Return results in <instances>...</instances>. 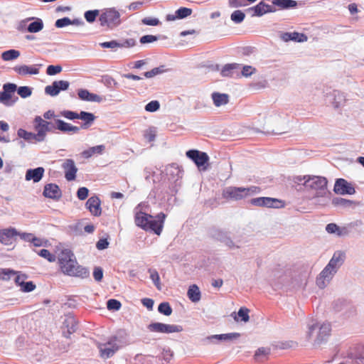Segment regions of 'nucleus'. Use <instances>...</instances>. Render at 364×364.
<instances>
[{"label":"nucleus","mask_w":364,"mask_h":364,"mask_svg":"<svg viewBox=\"0 0 364 364\" xmlns=\"http://www.w3.org/2000/svg\"><path fill=\"white\" fill-rule=\"evenodd\" d=\"M58 261L60 269L64 274L80 278H86L89 276L88 270L78 264L74 254L68 249H63L58 253Z\"/></svg>","instance_id":"1"},{"label":"nucleus","mask_w":364,"mask_h":364,"mask_svg":"<svg viewBox=\"0 0 364 364\" xmlns=\"http://www.w3.org/2000/svg\"><path fill=\"white\" fill-rule=\"evenodd\" d=\"M134 214V221L136 226L145 231L153 232L157 235H161L166 218L164 213H160L156 217H154L145 212L138 210Z\"/></svg>","instance_id":"2"},{"label":"nucleus","mask_w":364,"mask_h":364,"mask_svg":"<svg viewBox=\"0 0 364 364\" xmlns=\"http://www.w3.org/2000/svg\"><path fill=\"white\" fill-rule=\"evenodd\" d=\"M298 182L304 181L305 191L309 194V199L324 198L327 196V180L318 176H304L296 178Z\"/></svg>","instance_id":"3"},{"label":"nucleus","mask_w":364,"mask_h":364,"mask_svg":"<svg viewBox=\"0 0 364 364\" xmlns=\"http://www.w3.org/2000/svg\"><path fill=\"white\" fill-rule=\"evenodd\" d=\"M260 188L257 186L248 188L229 186L223 189V198L228 200H238L247 196L259 193Z\"/></svg>","instance_id":"4"},{"label":"nucleus","mask_w":364,"mask_h":364,"mask_svg":"<svg viewBox=\"0 0 364 364\" xmlns=\"http://www.w3.org/2000/svg\"><path fill=\"white\" fill-rule=\"evenodd\" d=\"M97 347L100 358L105 360L112 357L122 347V344L117 336H113L107 342L98 343Z\"/></svg>","instance_id":"5"},{"label":"nucleus","mask_w":364,"mask_h":364,"mask_svg":"<svg viewBox=\"0 0 364 364\" xmlns=\"http://www.w3.org/2000/svg\"><path fill=\"white\" fill-rule=\"evenodd\" d=\"M99 21L102 26L112 29L120 24V14L115 9H107L100 15Z\"/></svg>","instance_id":"6"},{"label":"nucleus","mask_w":364,"mask_h":364,"mask_svg":"<svg viewBox=\"0 0 364 364\" xmlns=\"http://www.w3.org/2000/svg\"><path fill=\"white\" fill-rule=\"evenodd\" d=\"M149 331L159 333H172L183 331V328L180 325L167 324L159 322L151 323L147 326Z\"/></svg>","instance_id":"7"},{"label":"nucleus","mask_w":364,"mask_h":364,"mask_svg":"<svg viewBox=\"0 0 364 364\" xmlns=\"http://www.w3.org/2000/svg\"><path fill=\"white\" fill-rule=\"evenodd\" d=\"M17 88L16 85L13 83H6L3 85V90L0 92V103L3 104L6 107H11L18 100V97H15L13 100V95Z\"/></svg>","instance_id":"8"},{"label":"nucleus","mask_w":364,"mask_h":364,"mask_svg":"<svg viewBox=\"0 0 364 364\" xmlns=\"http://www.w3.org/2000/svg\"><path fill=\"white\" fill-rule=\"evenodd\" d=\"M251 204L255 206L271 208H282L285 205L283 200L270 197H259L252 198L251 200Z\"/></svg>","instance_id":"9"},{"label":"nucleus","mask_w":364,"mask_h":364,"mask_svg":"<svg viewBox=\"0 0 364 364\" xmlns=\"http://www.w3.org/2000/svg\"><path fill=\"white\" fill-rule=\"evenodd\" d=\"M186 156L196 164L200 170L206 169V164L209 161V156L206 153L192 149L186 152Z\"/></svg>","instance_id":"10"},{"label":"nucleus","mask_w":364,"mask_h":364,"mask_svg":"<svg viewBox=\"0 0 364 364\" xmlns=\"http://www.w3.org/2000/svg\"><path fill=\"white\" fill-rule=\"evenodd\" d=\"M336 273V271L326 266L316 277V283L317 287L321 289L326 288Z\"/></svg>","instance_id":"11"},{"label":"nucleus","mask_w":364,"mask_h":364,"mask_svg":"<svg viewBox=\"0 0 364 364\" xmlns=\"http://www.w3.org/2000/svg\"><path fill=\"white\" fill-rule=\"evenodd\" d=\"M35 129L37 132V141H43L48 132L50 131V122L45 121L41 117L37 116L35 118Z\"/></svg>","instance_id":"12"},{"label":"nucleus","mask_w":364,"mask_h":364,"mask_svg":"<svg viewBox=\"0 0 364 364\" xmlns=\"http://www.w3.org/2000/svg\"><path fill=\"white\" fill-rule=\"evenodd\" d=\"M70 83L66 80L54 81L52 85H48L45 88V92L52 97L57 96L60 91L67 90Z\"/></svg>","instance_id":"13"},{"label":"nucleus","mask_w":364,"mask_h":364,"mask_svg":"<svg viewBox=\"0 0 364 364\" xmlns=\"http://www.w3.org/2000/svg\"><path fill=\"white\" fill-rule=\"evenodd\" d=\"M62 168L64 171L65 178L68 181H74L76 178L77 168L73 159H65L62 164Z\"/></svg>","instance_id":"14"},{"label":"nucleus","mask_w":364,"mask_h":364,"mask_svg":"<svg viewBox=\"0 0 364 364\" xmlns=\"http://www.w3.org/2000/svg\"><path fill=\"white\" fill-rule=\"evenodd\" d=\"M17 234L18 230L12 227L0 229V242L4 245H11Z\"/></svg>","instance_id":"15"},{"label":"nucleus","mask_w":364,"mask_h":364,"mask_svg":"<svg viewBox=\"0 0 364 364\" xmlns=\"http://www.w3.org/2000/svg\"><path fill=\"white\" fill-rule=\"evenodd\" d=\"M240 336L239 333H229L223 334L212 335L206 337L204 339V342L207 344L209 343H218L220 341H229L234 339H237Z\"/></svg>","instance_id":"16"},{"label":"nucleus","mask_w":364,"mask_h":364,"mask_svg":"<svg viewBox=\"0 0 364 364\" xmlns=\"http://www.w3.org/2000/svg\"><path fill=\"white\" fill-rule=\"evenodd\" d=\"M333 190L336 193L341 195H352L355 192V188L351 186V184L343 178L336 180Z\"/></svg>","instance_id":"17"},{"label":"nucleus","mask_w":364,"mask_h":364,"mask_svg":"<svg viewBox=\"0 0 364 364\" xmlns=\"http://www.w3.org/2000/svg\"><path fill=\"white\" fill-rule=\"evenodd\" d=\"M346 259V253L342 250L336 251L328 263L326 264L331 269L338 272L340 267L343 264Z\"/></svg>","instance_id":"18"},{"label":"nucleus","mask_w":364,"mask_h":364,"mask_svg":"<svg viewBox=\"0 0 364 364\" xmlns=\"http://www.w3.org/2000/svg\"><path fill=\"white\" fill-rule=\"evenodd\" d=\"M331 332V325L328 323H323L319 324L318 323V330L316 331L317 336L315 338V345H319L323 342L329 336Z\"/></svg>","instance_id":"19"},{"label":"nucleus","mask_w":364,"mask_h":364,"mask_svg":"<svg viewBox=\"0 0 364 364\" xmlns=\"http://www.w3.org/2000/svg\"><path fill=\"white\" fill-rule=\"evenodd\" d=\"M328 101L332 104L335 108H339L345 105L346 95L338 90H333L327 95Z\"/></svg>","instance_id":"20"},{"label":"nucleus","mask_w":364,"mask_h":364,"mask_svg":"<svg viewBox=\"0 0 364 364\" xmlns=\"http://www.w3.org/2000/svg\"><path fill=\"white\" fill-rule=\"evenodd\" d=\"M86 206L93 215L99 216L101 215V201L97 196L90 197L86 203Z\"/></svg>","instance_id":"21"},{"label":"nucleus","mask_w":364,"mask_h":364,"mask_svg":"<svg viewBox=\"0 0 364 364\" xmlns=\"http://www.w3.org/2000/svg\"><path fill=\"white\" fill-rule=\"evenodd\" d=\"M78 97L83 101L94 102H102L103 97L92 92H90L86 89H80L77 91Z\"/></svg>","instance_id":"22"},{"label":"nucleus","mask_w":364,"mask_h":364,"mask_svg":"<svg viewBox=\"0 0 364 364\" xmlns=\"http://www.w3.org/2000/svg\"><path fill=\"white\" fill-rule=\"evenodd\" d=\"M43 196L46 198L58 199L60 198L61 192L58 186L54 183H48L44 187Z\"/></svg>","instance_id":"23"},{"label":"nucleus","mask_w":364,"mask_h":364,"mask_svg":"<svg viewBox=\"0 0 364 364\" xmlns=\"http://www.w3.org/2000/svg\"><path fill=\"white\" fill-rule=\"evenodd\" d=\"M280 38L284 42L293 41L295 42L302 43L306 41L308 39L307 36L305 34L298 32L282 33L280 35Z\"/></svg>","instance_id":"24"},{"label":"nucleus","mask_w":364,"mask_h":364,"mask_svg":"<svg viewBox=\"0 0 364 364\" xmlns=\"http://www.w3.org/2000/svg\"><path fill=\"white\" fill-rule=\"evenodd\" d=\"M45 170L43 167H38L33 169H28L26 173L25 179L33 181L34 183L39 182L43 176Z\"/></svg>","instance_id":"25"},{"label":"nucleus","mask_w":364,"mask_h":364,"mask_svg":"<svg viewBox=\"0 0 364 364\" xmlns=\"http://www.w3.org/2000/svg\"><path fill=\"white\" fill-rule=\"evenodd\" d=\"M14 70L19 75L26 76L28 75H38L39 69L34 66H28L26 65H17L14 68Z\"/></svg>","instance_id":"26"},{"label":"nucleus","mask_w":364,"mask_h":364,"mask_svg":"<svg viewBox=\"0 0 364 364\" xmlns=\"http://www.w3.org/2000/svg\"><path fill=\"white\" fill-rule=\"evenodd\" d=\"M192 14V10L186 7H181L176 11L175 14H168L166 16V20L168 21H173L176 19H183L189 16Z\"/></svg>","instance_id":"27"},{"label":"nucleus","mask_w":364,"mask_h":364,"mask_svg":"<svg viewBox=\"0 0 364 364\" xmlns=\"http://www.w3.org/2000/svg\"><path fill=\"white\" fill-rule=\"evenodd\" d=\"M55 124L57 129L63 132L77 133L80 131V127L73 126L61 119L55 120Z\"/></svg>","instance_id":"28"},{"label":"nucleus","mask_w":364,"mask_h":364,"mask_svg":"<svg viewBox=\"0 0 364 364\" xmlns=\"http://www.w3.org/2000/svg\"><path fill=\"white\" fill-rule=\"evenodd\" d=\"M326 231L329 234H333L338 237H342L348 235L346 228H341L336 223H329L326 226Z\"/></svg>","instance_id":"29"},{"label":"nucleus","mask_w":364,"mask_h":364,"mask_svg":"<svg viewBox=\"0 0 364 364\" xmlns=\"http://www.w3.org/2000/svg\"><path fill=\"white\" fill-rule=\"evenodd\" d=\"M78 119H80L82 121H83V123H82V124L81 126V128H82V129H87L93 123V122L95 121V116L92 113H91V112H85V111H81L79 113Z\"/></svg>","instance_id":"30"},{"label":"nucleus","mask_w":364,"mask_h":364,"mask_svg":"<svg viewBox=\"0 0 364 364\" xmlns=\"http://www.w3.org/2000/svg\"><path fill=\"white\" fill-rule=\"evenodd\" d=\"M166 174L170 177V180H172L175 182L178 181V179L182 177V171L176 164H172L167 167Z\"/></svg>","instance_id":"31"},{"label":"nucleus","mask_w":364,"mask_h":364,"mask_svg":"<svg viewBox=\"0 0 364 364\" xmlns=\"http://www.w3.org/2000/svg\"><path fill=\"white\" fill-rule=\"evenodd\" d=\"M272 3L281 10L295 8L297 6V2L294 0H273Z\"/></svg>","instance_id":"32"},{"label":"nucleus","mask_w":364,"mask_h":364,"mask_svg":"<svg viewBox=\"0 0 364 364\" xmlns=\"http://www.w3.org/2000/svg\"><path fill=\"white\" fill-rule=\"evenodd\" d=\"M187 296L192 302H198L201 297V293L198 287L196 284L190 286L188 289Z\"/></svg>","instance_id":"33"},{"label":"nucleus","mask_w":364,"mask_h":364,"mask_svg":"<svg viewBox=\"0 0 364 364\" xmlns=\"http://www.w3.org/2000/svg\"><path fill=\"white\" fill-rule=\"evenodd\" d=\"M105 149V145H97L95 146H92L89 148L87 150H85L82 152V155L83 157L88 159L92 156L95 154H102Z\"/></svg>","instance_id":"34"},{"label":"nucleus","mask_w":364,"mask_h":364,"mask_svg":"<svg viewBox=\"0 0 364 364\" xmlns=\"http://www.w3.org/2000/svg\"><path fill=\"white\" fill-rule=\"evenodd\" d=\"M228 95L227 94H222L219 92H213L212 94V100L213 104L216 107L225 105L228 102Z\"/></svg>","instance_id":"35"},{"label":"nucleus","mask_w":364,"mask_h":364,"mask_svg":"<svg viewBox=\"0 0 364 364\" xmlns=\"http://www.w3.org/2000/svg\"><path fill=\"white\" fill-rule=\"evenodd\" d=\"M215 237L218 240L225 243L227 246H228L230 248L239 247L238 245H235V244L231 240L228 234L225 232L219 231L215 235Z\"/></svg>","instance_id":"36"},{"label":"nucleus","mask_w":364,"mask_h":364,"mask_svg":"<svg viewBox=\"0 0 364 364\" xmlns=\"http://www.w3.org/2000/svg\"><path fill=\"white\" fill-rule=\"evenodd\" d=\"M17 135L18 137L23 139L24 140L27 141L28 142H38L37 141V134L27 132L26 130L23 129H19L17 131Z\"/></svg>","instance_id":"37"},{"label":"nucleus","mask_w":364,"mask_h":364,"mask_svg":"<svg viewBox=\"0 0 364 364\" xmlns=\"http://www.w3.org/2000/svg\"><path fill=\"white\" fill-rule=\"evenodd\" d=\"M167 71H168V69L166 68V65H162L154 68L149 71L145 72L144 75L146 78H151L156 75H161Z\"/></svg>","instance_id":"38"},{"label":"nucleus","mask_w":364,"mask_h":364,"mask_svg":"<svg viewBox=\"0 0 364 364\" xmlns=\"http://www.w3.org/2000/svg\"><path fill=\"white\" fill-rule=\"evenodd\" d=\"M27 27V31L29 33H38L43 28V22L41 18H36Z\"/></svg>","instance_id":"39"},{"label":"nucleus","mask_w":364,"mask_h":364,"mask_svg":"<svg viewBox=\"0 0 364 364\" xmlns=\"http://www.w3.org/2000/svg\"><path fill=\"white\" fill-rule=\"evenodd\" d=\"M20 56V52L15 49H10L1 53V58L4 61H11L18 58Z\"/></svg>","instance_id":"40"},{"label":"nucleus","mask_w":364,"mask_h":364,"mask_svg":"<svg viewBox=\"0 0 364 364\" xmlns=\"http://www.w3.org/2000/svg\"><path fill=\"white\" fill-rule=\"evenodd\" d=\"M249 311H249L248 309H247L245 307H241L239 309V311L237 312V314L235 315L234 319L236 321H243L245 323H247L250 320Z\"/></svg>","instance_id":"41"},{"label":"nucleus","mask_w":364,"mask_h":364,"mask_svg":"<svg viewBox=\"0 0 364 364\" xmlns=\"http://www.w3.org/2000/svg\"><path fill=\"white\" fill-rule=\"evenodd\" d=\"M240 68V65L237 63L227 64L223 68L221 75L225 77L231 76L233 70Z\"/></svg>","instance_id":"42"},{"label":"nucleus","mask_w":364,"mask_h":364,"mask_svg":"<svg viewBox=\"0 0 364 364\" xmlns=\"http://www.w3.org/2000/svg\"><path fill=\"white\" fill-rule=\"evenodd\" d=\"M307 327L308 330L306 331V338L310 341L311 340L314 333L318 330V322L312 320L308 323Z\"/></svg>","instance_id":"43"},{"label":"nucleus","mask_w":364,"mask_h":364,"mask_svg":"<svg viewBox=\"0 0 364 364\" xmlns=\"http://www.w3.org/2000/svg\"><path fill=\"white\" fill-rule=\"evenodd\" d=\"M249 10L253 11L252 16H262L266 14L263 1H260L256 6L250 8Z\"/></svg>","instance_id":"44"},{"label":"nucleus","mask_w":364,"mask_h":364,"mask_svg":"<svg viewBox=\"0 0 364 364\" xmlns=\"http://www.w3.org/2000/svg\"><path fill=\"white\" fill-rule=\"evenodd\" d=\"M149 272L150 274V279L152 280L156 287L159 290H161V287L160 282V277L158 272L156 269H149Z\"/></svg>","instance_id":"45"},{"label":"nucleus","mask_w":364,"mask_h":364,"mask_svg":"<svg viewBox=\"0 0 364 364\" xmlns=\"http://www.w3.org/2000/svg\"><path fill=\"white\" fill-rule=\"evenodd\" d=\"M245 18V14L240 10L233 11L230 16L231 20L235 23H242Z\"/></svg>","instance_id":"46"},{"label":"nucleus","mask_w":364,"mask_h":364,"mask_svg":"<svg viewBox=\"0 0 364 364\" xmlns=\"http://www.w3.org/2000/svg\"><path fill=\"white\" fill-rule=\"evenodd\" d=\"M99 15L100 11L97 9L87 11L84 14L85 20L90 23H93Z\"/></svg>","instance_id":"47"},{"label":"nucleus","mask_w":364,"mask_h":364,"mask_svg":"<svg viewBox=\"0 0 364 364\" xmlns=\"http://www.w3.org/2000/svg\"><path fill=\"white\" fill-rule=\"evenodd\" d=\"M156 135V128L154 127H151L146 129L144 132V138L149 141H153L155 140Z\"/></svg>","instance_id":"48"},{"label":"nucleus","mask_w":364,"mask_h":364,"mask_svg":"<svg viewBox=\"0 0 364 364\" xmlns=\"http://www.w3.org/2000/svg\"><path fill=\"white\" fill-rule=\"evenodd\" d=\"M158 311L165 316H170L172 313V309L168 302L161 303L158 306Z\"/></svg>","instance_id":"49"},{"label":"nucleus","mask_w":364,"mask_h":364,"mask_svg":"<svg viewBox=\"0 0 364 364\" xmlns=\"http://www.w3.org/2000/svg\"><path fill=\"white\" fill-rule=\"evenodd\" d=\"M16 90L18 95L22 98L28 97L32 94V88L28 86H21Z\"/></svg>","instance_id":"50"},{"label":"nucleus","mask_w":364,"mask_h":364,"mask_svg":"<svg viewBox=\"0 0 364 364\" xmlns=\"http://www.w3.org/2000/svg\"><path fill=\"white\" fill-rule=\"evenodd\" d=\"M16 274V271L11 269H0V277L4 280H9Z\"/></svg>","instance_id":"51"},{"label":"nucleus","mask_w":364,"mask_h":364,"mask_svg":"<svg viewBox=\"0 0 364 364\" xmlns=\"http://www.w3.org/2000/svg\"><path fill=\"white\" fill-rule=\"evenodd\" d=\"M119 43V48H132L134 47L136 45V41L133 38H128L124 40H121L118 41Z\"/></svg>","instance_id":"52"},{"label":"nucleus","mask_w":364,"mask_h":364,"mask_svg":"<svg viewBox=\"0 0 364 364\" xmlns=\"http://www.w3.org/2000/svg\"><path fill=\"white\" fill-rule=\"evenodd\" d=\"M121 303L117 299H109L107 302V308L109 310L118 311L121 308Z\"/></svg>","instance_id":"53"},{"label":"nucleus","mask_w":364,"mask_h":364,"mask_svg":"<svg viewBox=\"0 0 364 364\" xmlns=\"http://www.w3.org/2000/svg\"><path fill=\"white\" fill-rule=\"evenodd\" d=\"M38 255L46 259L48 262H53L55 261V256L51 254L48 250L43 249L38 252Z\"/></svg>","instance_id":"54"},{"label":"nucleus","mask_w":364,"mask_h":364,"mask_svg":"<svg viewBox=\"0 0 364 364\" xmlns=\"http://www.w3.org/2000/svg\"><path fill=\"white\" fill-rule=\"evenodd\" d=\"M14 276L15 283L19 287L21 286L28 279V275L22 273L21 272H16V274Z\"/></svg>","instance_id":"55"},{"label":"nucleus","mask_w":364,"mask_h":364,"mask_svg":"<svg viewBox=\"0 0 364 364\" xmlns=\"http://www.w3.org/2000/svg\"><path fill=\"white\" fill-rule=\"evenodd\" d=\"M160 107V104L157 100H153L149 102L145 106V110L149 112H154L157 111Z\"/></svg>","instance_id":"56"},{"label":"nucleus","mask_w":364,"mask_h":364,"mask_svg":"<svg viewBox=\"0 0 364 364\" xmlns=\"http://www.w3.org/2000/svg\"><path fill=\"white\" fill-rule=\"evenodd\" d=\"M100 47L103 48H111L113 50H116L119 48V43L117 41L113 40L111 41L103 42L100 43Z\"/></svg>","instance_id":"57"},{"label":"nucleus","mask_w":364,"mask_h":364,"mask_svg":"<svg viewBox=\"0 0 364 364\" xmlns=\"http://www.w3.org/2000/svg\"><path fill=\"white\" fill-rule=\"evenodd\" d=\"M62 71L60 65H48L46 70V73L48 75H55Z\"/></svg>","instance_id":"58"},{"label":"nucleus","mask_w":364,"mask_h":364,"mask_svg":"<svg viewBox=\"0 0 364 364\" xmlns=\"http://www.w3.org/2000/svg\"><path fill=\"white\" fill-rule=\"evenodd\" d=\"M61 116H63V117H65L68 119L74 120V119H78L79 113H77L73 111L65 110L61 112Z\"/></svg>","instance_id":"59"},{"label":"nucleus","mask_w":364,"mask_h":364,"mask_svg":"<svg viewBox=\"0 0 364 364\" xmlns=\"http://www.w3.org/2000/svg\"><path fill=\"white\" fill-rule=\"evenodd\" d=\"M69 25H71V19H70L68 17H64L58 19L55 23V26L57 28H63Z\"/></svg>","instance_id":"60"},{"label":"nucleus","mask_w":364,"mask_h":364,"mask_svg":"<svg viewBox=\"0 0 364 364\" xmlns=\"http://www.w3.org/2000/svg\"><path fill=\"white\" fill-rule=\"evenodd\" d=\"M20 287L23 292H31L36 289V285L33 282H25Z\"/></svg>","instance_id":"61"},{"label":"nucleus","mask_w":364,"mask_h":364,"mask_svg":"<svg viewBox=\"0 0 364 364\" xmlns=\"http://www.w3.org/2000/svg\"><path fill=\"white\" fill-rule=\"evenodd\" d=\"M256 69L250 65H244L242 69V75L244 77H250L252 74L255 73Z\"/></svg>","instance_id":"62"},{"label":"nucleus","mask_w":364,"mask_h":364,"mask_svg":"<svg viewBox=\"0 0 364 364\" xmlns=\"http://www.w3.org/2000/svg\"><path fill=\"white\" fill-rule=\"evenodd\" d=\"M159 39V37L153 35H145L140 38V43L141 44L153 43Z\"/></svg>","instance_id":"63"},{"label":"nucleus","mask_w":364,"mask_h":364,"mask_svg":"<svg viewBox=\"0 0 364 364\" xmlns=\"http://www.w3.org/2000/svg\"><path fill=\"white\" fill-rule=\"evenodd\" d=\"M89 190L85 187H81L78 188L77 191V196L79 200H84L88 196Z\"/></svg>","instance_id":"64"}]
</instances>
